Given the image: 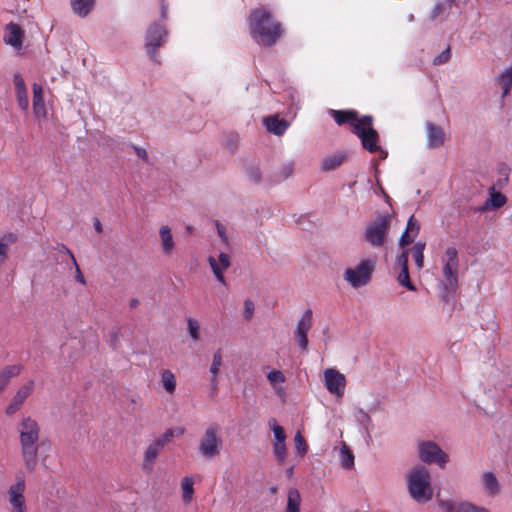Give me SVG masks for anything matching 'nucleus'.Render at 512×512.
Returning a JSON list of instances; mask_svg holds the SVG:
<instances>
[{"label": "nucleus", "mask_w": 512, "mask_h": 512, "mask_svg": "<svg viewBox=\"0 0 512 512\" xmlns=\"http://www.w3.org/2000/svg\"><path fill=\"white\" fill-rule=\"evenodd\" d=\"M267 379L272 385H275L276 383H283L285 382V376L284 374L279 370H273L270 371L267 375Z\"/></svg>", "instance_id": "nucleus-50"}, {"label": "nucleus", "mask_w": 512, "mask_h": 512, "mask_svg": "<svg viewBox=\"0 0 512 512\" xmlns=\"http://www.w3.org/2000/svg\"><path fill=\"white\" fill-rule=\"evenodd\" d=\"M293 169H294L293 163H288V164L284 165L282 172H281L282 179H287L289 176H291Z\"/></svg>", "instance_id": "nucleus-61"}, {"label": "nucleus", "mask_w": 512, "mask_h": 512, "mask_svg": "<svg viewBox=\"0 0 512 512\" xmlns=\"http://www.w3.org/2000/svg\"><path fill=\"white\" fill-rule=\"evenodd\" d=\"M340 459L341 465L345 469H350L354 466L353 452L346 444H343L342 447L340 448Z\"/></svg>", "instance_id": "nucleus-30"}, {"label": "nucleus", "mask_w": 512, "mask_h": 512, "mask_svg": "<svg viewBox=\"0 0 512 512\" xmlns=\"http://www.w3.org/2000/svg\"><path fill=\"white\" fill-rule=\"evenodd\" d=\"M407 489L410 497L417 503H426L432 499L431 474L425 466L418 465L409 471Z\"/></svg>", "instance_id": "nucleus-3"}, {"label": "nucleus", "mask_w": 512, "mask_h": 512, "mask_svg": "<svg viewBox=\"0 0 512 512\" xmlns=\"http://www.w3.org/2000/svg\"><path fill=\"white\" fill-rule=\"evenodd\" d=\"M450 58H451V50H450V47L448 46L445 50H443L438 56H436L433 59V64L434 65L445 64L450 60Z\"/></svg>", "instance_id": "nucleus-47"}, {"label": "nucleus", "mask_w": 512, "mask_h": 512, "mask_svg": "<svg viewBox=\"0 0 512 512\" xmlns=\"http://www.w3.org/2000/svg\"><path fill=\"white\" fill-rule=\"evenodd\" d=\"M269 427L272 429L275 442H285L286 434L282 426H280L276 419L271 418L268 422Z\"/></svg>", "instance_id": "nucleus-36"}, {"label": "nucleus", "mask_w": 512, "mask_h": 512, "mask_svg": "<svg viewBox=\"0 0 512 512\" xmlns=\"http://www.w3.org/2000/svg\"><path fill=\"white\" fill-rule=\"evenodd\" d=\"M440 506L445 508L446 512H452L453 507L449 503H445L443 501H440Z\"/></svg>", "instance_id": "nucleus-64"}, {"label": "nucleus", "mask_w": 512, "mask_h": 512, "mask_svg": "<svg viewBox=\"0 0 512 512\" xmlns=\"http://www.w3.org/2000/svg\"><path fill=\"white\" fill-rule=\"evenodd\" d=\"M352 133L361 140L362 147L370 153L381 150L378 144L379 134L373 128V117L371 115L362 116L358 124L352 128Z\"/></svg>", "instance_id": "nucleus-4"}, {"label": "nucleus", "mask_w": 512, "mask_h": 512, "mask_svg": "<svg viewBox=\"0 0 512 512\" xmlns=\"http://www.w3.org/2000/svg\"><path fill=\"white\" fill-rule=\"evenodd\" d=\"M457 268L456 265L445 264L443 268L444 277L446 280V284L444 288L446 291L454 292L457 287Z\"/></svg>", "instance_id": "nucleus-21"}, {"label": "nucleus", "mask_w": 512, "mask_h": 512, "mask_svg": "<svg viewBox=\"0 0 512 512\" xmlns=\"http://www.w3.org/2000/svg\"><path fill=\"white\" fill-rule=\"evenodd\" d=\"M218 424L209 425L199 442V452L205 458H213L220 453L223 442Z\"/></svg>", "instance_id": "nucleus-7"}, {"label": "nucleus", "mask_w": 512, "mask_h": 512, "mask_svg": "<svg viewBox=\"0 0 512 512\" xmlns=\"http://www.w3.org/2000/svg\"><path fill=\"white\" fill-rule=\"evenodd\" d=\"M174 432V429H167L160 437L156 439L160 441L164 446H166L168 443L171 442L172 438L174 437Z\"/></svg>", "instance_id": "nucleus-54"}, {"label": "nucleus", "mask_w": 512, "mask_h": 512, "mask_svg": "<svg viewBox=\"0 0 512 512\" xmlns=\"http://www.w3.org/2000/svg\"><path fill=\"white\" fill-rule=\"evenodd\" d=\"M482 485L489 496H495L500 493V484L493 472L486 471L482 474Z\"/></svg>", "instance_id": "nucleus-20"}, {"label": "nucleus", "mask_w": 512, "mask_h": 512, "mask_svg": "<svg viewBox=\"0 0 512 512\" xmlns=\"http://www.w3.org/2000/svg\"><path fill=\"white\" fill-rule=\"evenodd\" d=\"M165 446L155 439L145 450L144 456H143V463H142V469L143 471L149 473L153 469V465L155 463V460L159 456V454L163 451Z\"/></svg>", "instance_id": "nucleus-14"}, {"label": "nucleus", "mask_w": 512, "mask_h": 512, "mask_svg": "<svg viewBox=\"0 0 512 512\" xmlns=\"http://www.w3.org/2000/svg\"><path fill=\"white\" fill-rule=\"evenodd\" d=\"M95 0H71V7L75 14L86 17L94 7Z\"/></svg>", "instance_id": "nucleus-24"}, {"label": "nucleus", "mask_w": 512, "mask_h": 512, "mask_svg": "<svg viewBox=\"0 0 512 512\" xmlns=\"http://www.w3.org/2000/svg\"><path fill=\"white\" fill-rule=\"evenodd\" d=\"M132 148L134 149L136 155L139 158H141L145 162H148V160H149L148 153L144 148L136 146V145H132Z\"/></svg>", "instance_id": "nucleus-58"}, {"label": "nucleus", "mask_w": 512, "mask_h": 512, "mask_svg": "<svg viewBox=\"0 0 512 512\" xmlns=\"http://www.w3.org/2000/svg\"><path fill=\"white\" fill-rule=\"evenodd\" d=\"M254 313V303L250 299L244 301V313L243 316L246 320H250Z\"/></svg>", "instance_id": "nucleus-52"}, {"label": "nucleus", "mask_w": 512, "mask_h": 512, "mask_svg": "<svg viewBox=\"0 0 512 512\" xmlns=\"http://www.w3.org/2000/svg\"><path fill=\"white\" fill-rule=\"evenodd\" d=\"M419 459L426 464H437L440 468H445L449 461V456L434 441H422L418 444Z\"/></svg>", "instance_id": "nucleus-8"}, {"label": "nucleus", "mask_w": 512, "mask_h": 512, "mask_svg": "<svg viewBox=\"0 0 512 512\" xmlns=\"http://www.w3.org/2000/svg\"><path fill=\"white\" fill-rule=\"evenodd\" d=\"M13 82H14V86H15V91L26 89L24 79L20 73L14 74Z\"/></svg>", "instance_id": "nucleus-56"}, {"label": "nucleus", "mask_w": 512, "mask_h": 512, "mask_svg": "<svg viewBox=\"0 0 512 512\" xmlns=\"http://www.w3.org/2000/svg\"><path fill=\"white\" fill-rule=\"evenodd\" d=\"M324 385L331 394L342 397L345 391L346 378L338 370L328 368L324 371Z\"/></svg>", "instance_id": "nucleus-10"}, {"label": "nucleus", "mask_w": 512, "mask_h": 512, "mask_svg": "<svg viewBox=\"0 0 512 512\" xmlns=\"http://www.w3.org/2000/svg\"><path fill=\"white\" fill-rule=\"evenodd\" d=\"M312 327V310L307 309L297 323L294 338L302 351L308 347V332Z\"/></svg>", "instance_id": "nucleus-11"}, {"label": "nucleus", "mask_w": 512, "mask_h": 512, "mask_svg": "<svg viewBox=\"0 0 512 512\" xmlns=\"http://www.w3.org/2000/svg\"><path fill=\"white\" fill-rule=\"evenodd\" d=\"M222 365V353L221 350H217L213 355V360L210 366V373L217 377L220 371V367Z\"/></svg>", "instance_id": "nucleus-39"}, {"label": "nucleus", "mask_w": 512, "mask_h": 512, "mask_svg": "<svg viewBox=\"0 0 512 512\" xmlns=\"http://www.w3.org/2000/svg\"><path fill=\"white\" fill-rule=\"evenodd\" d=\"M391 225V216L389 214H378L370 222L363 233V239L374 248L382 247L386 242Z\"/></svg>", "instance_id": "nucleus-5"}, {"label": "nucleus", "mask_w": 512, "mask_h": 512, "mask_svg": "<svg viewBox=\"0 0 512 512\" xmlns=\"http://www.w3.org/2000/svg\"><path fill=\"white\" fill-rule=\"evenodd\" d=\"M33 89V109L37 116L45 113V104L43 98V88L40 84L34 83Z\"/></svg>", "instance_id": "nucleus-23"}, {"label": "nucleus", "mask_w": 512, "mask_h": 512, "mask_svg": "<svg viewBox=\"0 0 512 512\" xmlns=\"http://www.w3.org/2000/svg\"><path fill=\"white\" fill-rule=\"evenodd\" d=\"M60 252H64V253H66L70 257L72 267L75 269V273H76L75 279H76V281L81 283L82 285H85L86 284L85 278H84V276H83V274L81 272V269H80V267H79V265H78L74 255H73L72 251L68 247H66L65 245H62L61 249H60Z\"/></svg>", "instance_id": "nucleus-28"}, {"label": "nucleus", "mask_w": 512, "mask_h": 512, "mask_svg": "<svg viewBox=\"0 0 512 512\" xmlns=\"http://www.w3.org/2000/svg\"><path fill=\"white\" fill-rule=\"evenodd\" d=\"M247 177L254 181L255 183H259L261 181V172L257 166H249L246 168Z\"/></svg>", "instance_id": "nucleus-49"}, {"label": "nucleus", "mask_w": 512, "mask_h": 512, "mask_svg": "<svg viewBox=\"0 0 512 512\" xmlns=\"http://www.w3.org/2000/svg\"><path fill=\"white\" fill-rule=\"evenodd\" d=\"M21 406H22L21 404H19L18 402H16L15 400L12 399L11 403L6 408V413L8 415H12L16 411H18Z\"/></svg>", "instance_id": "nucleus-60"}, {"label": "nucleus", "mask_w": 512, "mask_h": 512, "mask_svg": "<svg viewBox=\"0 0 512 512\" xmlns=\"http://www.w3.org/2000/svg\"><path fill=\"white\" fill-rule=\"evenodd\" d=\"M161 382L164 389L172 394L176 388V379L174 374L170 370H163L161 374Z\"/></svg>", "instance_id": "nucleus-31"}, {"label": "nucleus", "mask_w": 512, "mask_h": 512, "mask_svg": "<svg viewBox=\"0 0 512 512\" xmlns=\"http://www.w3.org/2000/svg\"><path fill=\"white\" fill-rule=\"evenodd\" d=\"M215 225H216V229H217V234L220 237L221 241L224 244H228V237H227V234H226L225 226L223 224H221L219 221H216Z\"/></svg>", "instance_id": "nucleus-55"}, {"label": "nucleus", "mask_w": 512, "mask_h": 512, "mask_svg": "<svg viewBox=\"0 0 512 512\" xmlns=\"http://www.w3.org/2000/svg\"><path fill=\"white\" fill-rule=\"evenodd\" d=\"M208 262L216 279L221 284L226 285V280L223 275V272L224 270L228 269L231 265L229 255L222 252L219 254L218 261L213 256H210L208 258Z\"/></svg>", "instance_id": "nucleus-13"}, {"label": "nucleus", "mask_w": 512, "mask_h": 512, "mask_svg": "<svg viewBox=\"0 0 512 512\" xmlns=\"http://www.w3.org/2000/svg\"><path fill=\"white\" fill-rule=\"evenodd\" d=\"M410 249H403L402 252L396 257L395 266L399 269L408 268V256Z\"/></svg>", "instance_id": "nucleus-45"}, {"label": "nucleus", "mask_w": 512, "mask_h": 512, "mask_svg": "<svg viewBox=\"0 0 512 512\" xmlns=\"http://www.w3.org/2000/svg\"><path fill=\"white\" fill-rule=\"evenodd\" d=\"M21 454L28 471L33 472L37 466L38 441L40 428L31 417H24L19 424Z\"/></svg>", "instance_id": "nucleus-2"}, {"label": "nucleus", "mask_w": 512, "mask_h": 512, "mask_svg": "<svg viewBox=\"0 0 512 512\" xmlns=\"http://www.w3.org/2000/svg\"><path fill=\"white\" fill-rule=\"evenodd\" d=\"M347 156L346 152L341 151L325 157L322 160V170L333 171L337 169L346 161Z\"/></svg>", "instance_id": "nucleus-19"}, {"label": "nucleus", "mask_w": 512, "mask_h": 512, "mask_svg": "<svg viewBox=\"0 0 512 512\" xmlns=\"http://www.w3.org/2000/svg\"><path fill=\"white\" fill-rule=\"evenodd\" d=\"M187 324H188V332H189L190 337L194 341L199 340V338H200V333H199L200 325H199L198 321L193 319V318H188Z\"/></svg>", "instance_id": "nucleus-41"}, {"label": "nucleus", "mask_w": 512, "mask_h": 512, "mask_svg": "<svg viewBox=\"0 0 512 512\" xmlns=\"http://www.w3.org/2000/svg\"><path fill=\"white\" fill-rule=\"evenodd\" d=\"M444 10V3H436L431 14L432 19H436L440 14L443 13Z\"/></svg>", "instance_id": "nucleus-59"}, {"label": "nucleus", "mask_w": 512, "mask_h": 512, "mask_svg": "<svg viewBox=\"0 0 512 512\" xmlns=\"http://www.w3.org/2000/svg\"><path fill=\"white\" fill-rule=\"evenodd\" d=\"M238 137L236 135H229L226 140V146L229 150L234 151L237 148Z\"/></svg>", "instance_id": "nucleus-57"}, {"label": "nucleus", "mask_w": 512, "mask_h": 512, "mask_svg": "<svg viewBox=\"0 0 512 512\" xmlns=\"http://www.w3.org/2000/svg\"><path fill=\"white\" fill-rule=\"evenodd\" d=\"M249 29L254 41L266 47L273 46L283 34L281 24L274 20L270 11L265 8L251 11Z\"/></svg>", "instance_id": "nucleus-1"}, {"label": "nucleus", "mask_w": 512, "mask_h": 512, "mask_svg": "<svg viewBox=\"0 0 512 512\" xmlns=\"http://www.w3.org/2000/svg\"><path fill=\"white\" fill-rule=\"evenodd\" d=\"M5 31L4 42L15 49H21L24 38V32L21 27L11 22L6 25Z\"/></svg>", "instance_id": "nucleus-15"}, {"label": "nucleus", "mask_w": 512, "mask_h": 512, "mask_svg": "<svg viewBox=\"0 0 512 512\" xmlns=\"http://www.w3.org/2000/svg\"><path fill=\"white\" fill-rule=\"evenodd\" d=\"M397 281L401 286L405 287L409 291L416 290L415 285L410 280L408 268L400 269V272L397 275Z\"/></svg>", "instance_id": "nucleus-35"}, {"label": "nucleus", "mask_w": 512, "mask_h": 512, "mask_svg": "<svg viewBox=\"0 0 512 512\" xmlns=\"http://www.w3.org/2000/svg\"><path fill=\"white\" fill-rule=\"evenodd\" d=\"M295 448L300 456H304L308 451V445L300 431L294 437Z\"/></svg>", "instance_id": "nucleus-37"}, {"label": "nucleus", "mask_w": 512, "mask_h": 512, "mask_svg": "<svg viewBox=\"0 0 512 512\" xmlns=\"http://www.w3.org/2000/svg\"><path fill=\"white\" fill-rule=\"evenodd\" d=\"M415 237L416 236H413V234L404 231L399 238V246L403 249H406L405 247L411 244L414 241Z\"/></svg>", "instance_id": "nucleus-51"}, {"label": "nucleus", "mask_w": 512, "mask_h": 512, "mask_svg": "<svg viewBox=\"0 0 512 512\" xmlns=\"http://www.w3.org/2000/svg\"><path fill=\"white\" fill-rule=\"evenodd\" d=\"M497 84L502 89V97H506L510 93L512 87V66L505 69L498 77Z\"/></svg>", "instance_id": "nucleus-25"}, {"label": "nucleus", "mask_w": 512, "mask_h": 512, "mask_svg": "<svg viewBox=\"0 0 512 512\" xmlns=\"http://www.w3.org/2000/svg\"><path fill=\"white\" fill-rule=\"evenodd\" d=\"M15 92L19 107L24 111L27 110L29 106L27 89L17 90Z\"/></svg>", "instance_id": "nucleus-43"}, {"label": "nucleus", "mask_w": 512, "mask_h": 512, "mask_svg": "<svg viewBox=\"0 0 512 512\" xmlns=\"http://www.w3.org/2000/svg\"><path fill=\"white\" fill-rule=\"evenodd\" d=\"M457 512H488L484 507H478L471 503H462L459 505Z\"/></svg>", "instance_id": "nucleus-48"}, {"label": "nucleus", "mask_w": 512, "mask_h": 512, "mask_svg": "<svg viewBox=\"0 0 512 512\" xmlns=\"http://www.w3.org/2000/svg\"><path fill=\"white\" fill-rule=\"evenodd\" d=\"M183 500L189 502L193 495V480L186 477L182 481Z\"/></svg>", "instance_id": "nucleus-38"}, {"label": "nucleus", "mask_w": 512, "mask_h": 512, "mask_svg": "<svg viewBox=\"0 0 512 512\" xmlns=\"http://www.w3.org/2000/svg\"><path fill=\"white\" fill-rule=\"evenodd\" d=\"M25 490V478L23 475L16 476V483L10 486L8 494H23Z\"/></svg>", "instance_id": "nucleus-40"}, {"label": "nucleus", "mask_w": 512, "mask_h": 512, "mask_svg": "<svg viewBox=\"0 0 512 512\" xmlns=\"http://www.w3.org/2000/svg\"><path fill=\"white\" fill-rule=\"evenodd\" d=\"M330 115L333 117L334 121L337 125L342 126L345 124H349L351 129L354 128V125L358 124L359 114L356 110H333L329 111Z\"/></svg>", "instance_id": "nucleus-16"}, {"label": "nucleus", "mask_w": 512, "mask_h": 512, "mask_svg": "<svg viewBox=\"0 0 512 512\" xmlns=\"http://www.w3.org/2000/svg\"><path fill=\"white\" fill-rule=\"evenodd\" d=\"M355 419L358 422V424L361 425L367 433L373 427L371 417L369 416V414L367 412H365L361 408L357 409V411L355 412Z\"/></svg>", "instance_id": "nucleus-33"}, {"label": "nucleus", "mask_w": 512, "mask_h": 512, "mask_svg": "<svg viewBox=\"0 0 512 512\" xmlns=\"http://www.w3.org/2000/svg\"><path fill=\"white\" fill-rule=\"evenodd\" d=\"M375 267V260L364 259L355 267L345 269L343 277L351 287L357 289L366 286L370 282Z\"/></svg>", "instance_id": "nucleus-6"}, {"label": "nucleus", "mask_w": 512, "mask_h": 512, "mask_svg": "<svg viewBox=\"0 0 512 512\" xmlns=\"http://www.w3.org/2000/svg\"><path fill=\"white\" fill-rule=\"evenodd\" d=\"M445 255L447 257V261L445 264L458 266V264H459L458 251L455 247H448L446 249Z\"/></svg>", "instance_id": "nucleus-46"}, {"label": "nucleus", "mask_w": 512, "mask_h": 512, "mask_svg": "<svg viewBox=\"0 0 512 512\" xmlns=\"http://www.w3.org/2000/svg\"><path fill=\"white\" fill-rule=\"evenodd\" d=\"M35 387L34 380H29L26 384L21 386L13 397V400L19 404H23L25 400L31 395Z\"/></svg>", "instance_id": "nucleus-27"}, {"label": "nucleus", "mask_w": 512, "mask_h": 512, "mask_svg": "<svg viewBox=\"0 0 512 512\" xmlns=\"http://www.w3.org/2000/svg\"><path fill=\"white\" fill-rule=\"evenodd\" d=\"M23 368V365L15 364L6 366L0 371V392L7 387L13 377L18 376L22 372Z\"/></svg>", "instance_id": "nucleus-18"}, {"label": "nucleus", "mask_w": 512, "mask_h": 512, "mask_svg": "<svg viewBox=\"0 0 512 512\" xmlns=\"http://www.w3.org/2000/svg\"><path fill=\"white\" fill-rule=\"evenodd\" d=\"M9 502L12 507L25 505V498L23 494H9Z\"/></svg>", "instance_id": "nucleus-53"}, {"label": "nucleus", "mask_w": 512, "mask_h": 512, "mask_svg": "<svg viewBox=\"0 0 512 512\" xmlns=\"http://www.w3.org/2000/svg\"><path fill=\"white\" fill-rule=\"evenodd\" d=\"M267 130L277 136H281L287 130L289 123L285 119L276 116H269L264 119Z\"/></svg>", "instance_id": "nucleus-17"}, {"label": "nucleus", "mask_w": 512, "mask_h": 512, "mask_svg": "<svg viewBox=\"0 0 512 512\" xmlns=\"http://www.w3.org/2000/svg\"><path fill=\"white\" fill-rule=\"evenodd\" d=\"M405 231L413 234V236H417L420 231V224L414 217V215H411L407 221L406 229Z\"/></svg>", "instance_id": "nucleus-44"}, {"label": "nucleus", "mask_w": 512, "mask_h": 512, "mask_svg": "<svg viewBox=\"0 0 512 512\" xmlns=\"http://www.w3.org/2000/svg\"><path fill=\"white\" fill-rule=\"evenodd\" d=\"M301 496L296 488H290L287 495L285 512H300Z\"/></svg>", "instance_id": "nucleus-26"}, {"label": "nucleus", "mask_w": 512, "mask_h": 512, "mask_svg": "<svg viewBox=\"0 0 512 512\" xmlns=\"http://www.w3.org/2000/svg\"><path fill=\"white\" fill-rule=\"evenodd\" d=\"M166 38L167 30L164 26L157 23L149 26L145 37V47L148 56L154 63H160L157 56V49L164 44Z\"/></svg>", "instance_id": "nucleus-9"}, {"label": "nucleus", "mask_w": 512, "mask_h": 512, "mask_svg": "<svg viewBox=\"0 0 512 512\" xmlns=\"http://www.w3.org/2000/svg\"><path fill=\"white\" fill-rule=\"evenodd\" d=\"M426 244L423 242H417L412 247V255L415 261V264L418 269H422L424 266V250Z\"/></svg>", "instance_id": "nucleus-32"}, {"label": "nucleus", "mask_w": 512, "mask_h": 512, "mask_svg": "<svg viewBox=\"0 0 512 512\" xmlns=\"http://www.w3.org/2000/svg\"><path fill=\"white\" fill-rule=\"evenodd\" d=\"M273 452L279 462H284L286 458V444L285 442H274Z\"/></svg>", "instance_id": "nucleus-42"}, {"label": "nucleus", "mask_w": 512, "mask_h": 512, "mask_svg": "<svg viewBox=\"0 0 512 512\" xmlns=\"http://www.w3.org/2000/svg\"><path fill=\"white\" fill-rule=\"evenodd\" d=\"M159 234L164 254L170 255L174 249V241L171 229L166 225L161 226Z\"/></svg>", "instance_id": "nucleus-22"}, {"label": "nucleus", "mask_w": 512, "mask_h": 512, "mask_svg": "<svg viewBox=\"0 0 512 512\" xmlns=\"http://www.w3.org/2000/svg\"><path fill=\"white\" fill-rule=\"evenodd\" d=\"M12 512H27L26 505L12 507Z\"/></svg>", "instance_id": "nucleus-63"}, {"label": "nucleus", "mask_w": 512, "mask_h": 512, "mask_svg": "<svg viewBox=\"0 0 512 512\" xmlns=\"http://www.w3.org/2000/svg\"><path fill=\"white\" fill-rule=\"evenodd\" d=\"M506 201L507 198L502 193L493 191L490 194V198L487 200L485 207L481 210L486 209L489 205L493 208H500L505 205Z\"/></svg>", "instance_id": "nucleus-34"}, {"label": "nucleus", "mask_w": 512, "mask_h": 512, "mask_svg": "<svg viewBox=\"0 0 512 512\" xmlns=\"http://www.w3.org/2000/svg\"><path fill=\"white\" fill-rule=\"evenodd\" d=\"M161 18L163 20H165L167 18V11H168V6L167 4L165 3V0H161Z\"/></svg>", "instance_id": "nucleus-62"}, {"label": "nucleus", "mask_w": 512, "mask_h": 512, "mask_svg": "<svg viewBox=\"0 0 512 512\" xmlns=\"http://www.w3.org/2000/svg\"><path fill=\"white\" fill-rule=\"evenodd\" d=\"M16 241V236L13 233H7L0 238V262L4 263L7 258L8 245Z\"/></svg>", "instance_id": "nucleus-29"}, {"label": "nucleus", "mask_w": 512, "mask_h": 512, "mask_svg": "<svg viewBox=\"0 0 512 512\" xmlns=\"http://www.w3.org/2000/svg\"><path fill=\"white\" fill-rule=\"evenodd\" d=\"M427 147L437 149L444 145L447 137L444 129L431 121L425 123Z\"/></svg>", "instance_id": "nucleus-12"}]
</instances>
